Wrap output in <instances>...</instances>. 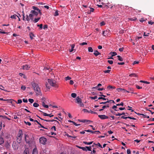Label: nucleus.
I'll return each mask as SVG.
<instances>
[{"label": "nucleus", "instance_id": "nucleus-1", "mask_svg": "<svg viewBox=\"0 0 154 154\" xmlns=\"http://www.w3.org/2000/svg\"><path fill=\"white\" fill-rule=\"evenodd\" d=\"M31 85L36 94L37 95L41 94L40 89L38 84L35 83L34 82H32L31 83Z\"/></svg>", "mask_w": 154, "mask_h": 154}, {"label": "nucleus", "instance_id": "nucleus-2", "mask_svg": "<svg viewBox=\"0 0 154 154\" xmlns=\"http://www.w3.org/2000/svg\"><path fill=\"white\" fill-rule=\"evenodd\" d=\"M48 83L50 84V85L55 88L58 87V86L56 83V82L55 81L53 80L52 79H48Z\"/></svg>", "mask_w": 154, "mask_h": 154}, {"label": "nucleus", "instance_id": "nucleus-3", "mask_svg": "<svg viewBox=\"0 0 154 154\" xmlns=\"http://www.w3.org/2000/svg\"><path fill=\"white\" fill-rule=\"evenodd\" d=\"M76 103L79 104L81 107H83L84 105L82 102V99L79 98V97H77L76 98Z\"/></svg>", "mask_w": 154, "mask_h": 154}, {"label": "nucleus", "instance_id": "nucleus-4", "mask_svg": "<svg viewBox=\"0 0 154 154\" xmlns=\"http://www.w3.org/2000/svg\"><path fill=\"white\" fill-rule=\"evenodd\" d=\"M47 141V139L44 137H41L39 139L40 143L42 144H45Z\"/></svg>", "mask_w": 154, "mask_h": 154}, {"label": "nucleus", "instance_id": "nucleus-5", "mask_svg": "<svg viewBox=\"0 0 154 154\" xmlns=\"http://www.w3.org/2000/svg\"><path fill=\"white\" fill-rule=\"evenodd\" d=\"M29 137L26 134L25 135V140L27 143L30 144L31 143V140H29Z\"/></svg>", "mask_w": 154, "mask_h": 154}, {"label": "nucleus", "instance_id": "nucleus-6", "mask_svg": "<svg viewBox=\"0 0 154 154\" xmlns=\"http://www.w3.org/2000/svg\"><path fill=\"white\" fill-rule=\"evenodd\" d=\"M98 117L102 119H107L109 118L108 116H107L105 115H99Z\"/></svg>", "mask_w": 154, "mask_h": 154}, {"label": "nucleus", "instance_id": "nucleus-7", "mask_svg": "<svg viewBox=\"0 0 154 154\" xmlns=\"http://www.w3.org/2000/svg\"><path fill=\"white\" fill-rule=\"evenodd\" d=\"M90 10H88L87 11V13L88 14H90L91 12H93L94 11V9L93 8H90L89 7Z\"/></svg>", "mask_w": 154, "mask_h": 154}, {"label": "nucleus", "instance_id": "nucleus-8", "mask_svg": "<svg viewBox=\"0 0 154 154\" xmlns=\"http://www.w3.org/2000/svg\"><path fill=\"white\" fill-rule=\"evenodd\" d=\"M23 133L22 131L21 130H19L18 132V134L17 137H21L22 138Z\"/></svg>", "mask_w": 154, "mask_h": 154}, {"label": "nucleus", "instance_id": "nucleus-9", "mask_svg": "<svg viewBox=\"0 0 154 154\" xmlns=\"http://www.w3.org/2000/svg\"><path fill=\"white\" fill-rule=\"evenodd\" d=\"M30 13H31L33 14V16L35 15V16H37L38 14V12L34 10H32L30 11Z\"/></svg>", "mask_w": 154, "mask_h": 154}, {"label": "nucleus", "instance_id": "nucleus-10", "mask_svg": "<svg viewBox=\"0 0 154 154\" xmlns=\"http://www.w3.org/2000/svg\"><path fill=\"white\" fill-rule=\"evenodd\" d=\"M116 90L118 91V92L123 91L124 93H125V89L121 88H117Z\"/></svg>", "mask_w": 154, "mask_h": 154}, {"label": "nucleus", "instance_id": "nucleus-11", "mask_svg": "<svg viewBox=\"0 0 154 154\" xmlns=\"http://www.w3.org/2000/svg\"><path fill=\"white\" fill-rule=\"evenodd\" d=\"M94 54L96 56H98L99 55H100V53H99L98 51H94Z\"/></svg>", "mask_w": 154, "mask_h": 154}, {"label": "nucleus", "instance_id": "nucleus-12", "mask_svg": "<svg viewBox=\"0 0 154 154\" xmlns=\"http://www.w3.org/2000/svg\"><path fill=\"white\" fill-rule=\"evenodd\" d=\"M41 17H38L37 18H35V19L33 20V22L34 23H36L40 19Z\"/></svg>", "mask_w": 154, "mask_h": 154}, {"label": "nucleus", "instance_id": "nucleus-13", "mask_svg": "<svg viewBox=\"0 0 154 154\" xmlns=\"http://www.w3.org/2000/svg\"><path fill=\"white\" fill-rule=\"evenodd\" d=\"M29 35L31 39H32L33 37H35V36L32 32H30L29 34Z\"/></svg>", "mask_w": 154, "mask_h": 154}, {"label": "nucleus", "instance_id": "nucleus-14", "mask_svg": "<svg viewBox=\"0 0 154 154\" xmlns=\"http://www.w3.org/2000/svg\"><path fill=\"white\" fill-rule=\"evenodd\" d=\"M33 14L31 13H30L29 15V18L30 19V20H31L32 21H33V20H34L33 18Z\"/></svg>", "mask_w": 154, "mask_h": 154}, {"label": "nucleus", "instance_id": "nucleus-15", "mask_svg": "<svg viewBox=\"0 0 154 154\" xmlns=\"http://www.w3.org/2000/svg\"><path fill=\"white\" fill-rule=\"evenodd\" d=\"M24 154H29V151L28 149H26L24 151Z\"/></svg>", "mask_w": 154, "mask_h": 154}, {"label": "nucleus", "instance_id": "nucleus-16", "mask_svg": "<svg viewBox=\"0 0 154 154\" xmlns=\"http://www.w3.org/2000/svg\"><path fill=\"white\" fill-rule=\"evenodd\" d=\"M4 142V141L3 138L2 137H0V145L3 144Z\"/></svg>", "mask_w": 154, "mask_h": 154}, {"label": "nucleus", "instance_id": "nucleus-17", "mask_svg": "<svg viewBox=\"0 0 154 154\" xmlns=\"http://www.w3.org/2000/svg\"><path fill=\"white\" fill-rule=\"evenodd\" d=\"M32 154H38L37 151L36 149H33Z\"/></svg>", "mask_w": 154, "mask_h": 154}, {"label": "nucleus", "instance_id": "nucleus-18", "mask_svg": "<svg viewBox=\"0 0 154 154\" xmlns=\"http://www.w3.org/2000/svg\"><path fill=\"white\" fill-rule=\"evenodd\" d=\"M117 57H118V60L120 61H122L123 60V59L122 57H121L120 56L118 55L117 56Z\"/></svg>", "mask_w": 154, "mask_h": 154}, {"label": "nucleus", "instance_id": "nucleus-19", "mask_svg": "<svg viewBox=\"0 0 154 154\" xmlns=\"http://www.w3.org/2000/svg\"><path fill=\"white\" fill-rule=\"evenodd\" d=\"M17 141L18 143H20L21 142V140L22 139V138H21V137H17Z\"/></svg>", "mask_w": 154, "mask_h": 154}, {"label": "nucleus", "instance_id": "nucleus-20", "mask_svg": "<svg viewBox=\"0 0 154 154\" xmlns=\"http://www.w3.org/2000/svg\"><path fill=\"white\" fill-rule=\"evenodd\" d=\"M107 88L109 89H114L116 88V87L114 86H112L111 85H109L107 86Z\"/></svg>", "mask_w": 154, "mask_h": 154}, {"label": "nucleus", "instance_id": "nucleus-21", "mask_svg": "<svg viewBox=\"0 0 154 154\" xmlns=\"http://www.w3.org/2000/svg\"><path fill=\"white\" fill-rule=\"evenodd\" d=\"M74 47L75 45L74 44H72V45H71V49H70L69 50V51L70 52H72L73 51V49L74 48Z\"/></svg>", "mask_w": 154, "mask_h": 154}, {"label": "nucleus", "instance_id": "nucleus-22", "mask_svg": "<svg viewBox=\"0 0 154 154\" xmlns=\"http://www.w3.org/2000/svg\"><path fill=\"white\" fill-rule=\"evenodd\" d=\"M16 17H19V16H17L16 14H14V15H12L11 16V18H14V19H16Z\"/></svg>", "mask_w": 154, "mask_h": 154}, {"label": "nucleus", "instance_id": "nucleus-23", "mask_svg": "<svg viewBox=\"0 0 154 154\" xmlns=\"http://www.w3.org/2000/svg\"><path fill=\"white\" fill-rule=\"evenodd\" d=\"M88 51L89 52H92L93 51V49L92 47H89L88 48Z\"/></svg>", "mask_w": 154, "mask_h": 154}, {"label": "nucleus", "instance_id": "nucleus-24", "mask_svg": "<svg viewBox=\"0 0 154 154\" xmlns=\"http://www.w3.org/2000/svg\"><path fill=\"white\" fill-rule=\"evenodd\" d=\"M110 53L112 54V57H113L114 56L117 55V53L115 52H111Z\"/></svg>", "mask_w": 154, "mask_h": 154}, {"label": "nucleus", "instance_id": "nucleus-25", "mask_svg": "<svg viewBox=\"0 0 154 154\" xmlns=\"http://www.w3.org/2000/svg\"><path fill=\"white\" fill-rule=\"evenodd\" d=\"M71 95L72 97L73 98H75L76 97L77 94L76 93H72L71 94Z\"/></svg>", "mask_w": 154, "mask_h": 154}, {"label": "nucleus", "instance_id": "nucleus-26", "mask_svg": "<svg viewBox=\"0 0 154 154\" xmlns=\"http://www.w3.org/2000/svg\"><path fill=\"white\" fill-rule=\"evenodd\" d=\"M129 20H131V21H135L137 19V18L135 17H134L133 18H130L129 19Z\"/></svg>", "mask_w": 154, "mask_h": 154}, {"label": "nucleus", "instance_id": "nucleus-27", "mask_svg": "<svg viewBox=\"0 0 154 154\" xmlns=\"http://www.w3.org/2000/svg\"><path fill=\"white\" fill-rule=\"evenodd\" d=\"M0 100L5 101H9V102L12 103V102L11 101V100H8V99L5 100V99H3V98H0Z\"/></svg>", "mask_w": 154, "mask_h": 154}, {"label": "nucleus", "instance_id": "nucleus-28", "mask_svg": "<svg viewBox=\"0 0 154 154\" xmlns=\"http://www.w3.org/2000/svg\"><path fill=\"white\" fill-rule=\"evenodd\" d=\"M32 8L34 10V11L36 10L37 11H38L39 10V9L37 7L35 6H32Z\"/></svg>", "mask_w": 154, "mask_h": 154}, {"label": "nucleus", "instance_id": "nucleus-29", "mask_svg": "<svg viewBox=\"0 0 154 154\" xmlns=\"http://www.w3.org/2000/svg\"><path fill=\"white\" fill-rule=\"evenodd\" d=\"M33 106L35 107H37L39 106V104L36 103H34L33 104Z\"/></svg>", "mask_w": 154, "mask_h": 154}, {"label": "nucleus", "instance_id": "nucleus-30", "mask_svg": "<svg viewBox=\"0 0 154 154\" xmlns=\"http://www.w3.org/2000/svg\"><path fill=\"white\" fill-rule=\"evenodd\" d=\"M93 142V141L91 142H86V141H84L83 142V143L85 144H87V145H90V144H92Z\"/></svg>", "mask_w": 154, "mask_h": 154}, {"label": "nucleus", "instance_id": "nucleus-31", "mask_svg": "<svg viewBox=\"0 0 154 154\" xmlns=\"http://www.w3.org/2000/svg\"><path fill=\"white\" fill-rule=\"evenodd\" d=\"M78 121H80V122H84V123H85V122H88V121H89L88 120H80L79 119L78 120Z\"/></svg>", "mask_w": 154, "mask_h": 154}, {"label": "nucleus", "instance_id": "nucleus-32", "mask_svg": "<svg viewBox=\"0 0 154 154\" xmlns=\"http://www.w3.org/2000/svg\"><path fill=\"white\" fill-rule=\"evenodd\" d=\"M110 71H111V70H109V69L103 71V72L105 73H109L110 72Z\"/></svg>", "mask_w": 154, "mask_h": 154}, {"label": "nucleus", "instance_id": "nucleus-33", "mask_svg": "<svg viewBox=\"0 0 154 154\" xmlns=\"http://www.w3.org/2000/svg\"><path fill=\"white\" fill-rule=\"evenodd\" d=\"M37 26L38 27H39L40 29H42L43 25L42 24H38Z\"/></svg>", "mask_w": 154, "mask_h": 154}, {"label": "nucleus", "instance_id": "nucleus-34", "mask_svg": "<svg viewBox=\"0 0 154 154\" xmlns=\"http://www.w3.org/2000/svg\"><path fill=\"white\" fill-rule=\"evenodd\" d=\"M58 11L57 10H56L55 12V14H54V16H57L58 15Z\"/></svg>", "mask_w": 154, "mask_h": 154}, {"label": "nucleus", "instance_id": "nucleus-35", "mask_svg": "<svg viewBox=\"0 0 154 154\" xmlns=\"http://www.w3.org/2000/svg\"><path fill=\"white\" fill-rule=\"evenodd\" d=\"M24 122L26 124V125H28L29 126H30L31 125V123L30 122H26V121H24Z\"/></svg>", "mask_w": 154, "mask_h": 154}, {"label": "nucleus", "instance_id": "nucleus-36", "mask_svg": "<svg viewBox=\"0 0 154 154\" xmlns=\"http://www.w3.org/2000/svg\"><path fill=\"white\" fill-rule=\"evenodd\" d=\"M139 63V62L138 61H135L133 62L132 64L133 65H134L135 64H138Z\"/></svg>", "mask_w": 154, "mask_h": 154}, {"label": "nucleus", "instance_id": "nucleus-37", "mask_svg": "<svg viewBox=\"0 0 154 154\" xmlns=\"http://www.w3.org/2000/svg\"><path fill=\"white\" fill-rule=\"evenodd\" d=\"M109 31V30H106V31H103V33H102V34L104 36H106V35L105 34H106V32H108Z\"/></svg>", "mask_w": 154, "mask_h": 154}, {"label": "nucleus", "instance_id": "nucleus-38", "mask_svg": "<svg viewBox=\"0 0 154 154\" xmlns=\"http://www.w3.org/2000/svg\"><path fill=\"white\" fill-rule=\"evenodd\" d=\"M22 67H30V66H28L26 64L22 66Z\"/></svg>", "mask_w": 154, "mask_h": 154}, {"label": "nucleus", "instance_id": "nucleus-39", "mask_svg": "<svg viewBox=\"0 0 154 154\" xmlns=\"http://www.w3.org/2000/svg\"><path fill=\"white\" fill-rule=\"evenodd\" d=\"M129 75L130 76H131V77L132 76H135V77L137 76L136 74L135 73L131 74H130Z\"/></svg>", "mask_w": 154, "mask_h": 154}, {"label": "nucleus", "instance_id": "nucleus-40", "mask_svg": "<svg viewBox=\"0 0 154 154\" xmlns=\"http://www.w3.org/2000/svg\"><path fill=\"white\" fill-rule=\"evenodd\" d=\"M97 96H95L94 97H90V98L93 100H95L97 98Z\"/></svg>", "mask_w": 154, "mask_h": 154}, {"label": "nucleus", "instance_id": "nucleus-41", "mask_svg": "<svg viewBox=\"0 0 154 154\" xmlns=\"http://www.w3.org/2000/svg\"><path fill=\"white\" fill-rule=\"evenodd\" d=\"M81 149H82L83 150L87 151V148H86V146L85 147H81Z\"/></svg>", "mask_w": 154, "mask_h": 154}, {"label": "nucleus", "instance_id": "nucleus-42", "mask_svg": "<svg viewBox=\"0 0 154 154\" xmlns=\"http://www.w3.org/2000/svg\"><path fill=\"white\" fill-rule=\"evenodd\" d=\"M86 148H87V150L89 151H91V146H86Z\"/></svg>", "mask_w": 154, "mask_h": 154}, {"label": "nucleus", "instance_id": "nucleus-43", "mask_svg": "<svg viewBox=\"0 0 154 154\" xmlns=\"http://www.w3.org/2000/svg\"><path fill=\"white\" fill-rule=\"evenodd\" d=\"M29 102H30L31 103H32L33 102L34 100L32 99H29Z\"/></svg>", "mask_w": 154, "mask_h": 154}, {"label": "nucleus", "instance_id": "nucleus-44", "mask_svg": "<svg viewBox=\"0 0 154 154\" xmlns=\"http://www.w3.org/2000/svg\"><path fill=\"white\" fill-rule=\"evenodd\" d=\"M105 24L104 22V21H102V22H101L100 23V25L101 26H103L104 25H105Z\"/></svg>", "mask_w": 154, "mask_h": 154}, {"label": "nucleus", "instance_id": "nucleus-45", "mask_svg": "<svg viewBox=\"0 0 154 154\" xmlns=\"http://www.w3.org/2000/svg\"><path fill=\"white\" fill-rule=\"evenodd\" d=\"M26 20L27 21H29L30 20V19L29 18V16H28L27 15H26Z\"/></svg>", "mask_w": 154, "mask_h": 154}, {"label": "nucleus", "instance_id": "nucleus-46", "mask_svg": "<svg viewBox=\"0 0 154 154\" xmlns=\"http://www.w3.org/2000/svg\"><path fill=\"white\" fill-rule=\"evenodd\" d=\"M98 100L102 99L104 100H106V98H105L104 97H100L98 98Z\"/></svg>", "mask_w": 154, "mask_h": 154}, {"label": "nucleus", "instance_id": "nucleus-47", "mask_svg": "<svg viewBox=\"0 0 154 154\" xmlns=\"http://www.w3.org/2000/svg\"><path fill=\"white\" fill-rule=\"evenodd\" d=\"M101 85H102L101 84L99 83V84H98V85H97V86H96L95 87H93L92 88V89H94V88H97L98 87L100 86H101Z\"/></svg>", "mask_w": 154, "mask_h": 154}, {"label": "nucleus", "instance_id": "nucleus-48", "mask_svg": "<svg viewBox=\"0 0 154 154\" xmlns=\"http://www.w3.org/2000/svg\"><path fill=\"white\" fill-rule=\"evenodd\" d=\"M87 43L83 42L79 44L80 45H87Z\"/></svg>", "mask_w": 154, "mask_h": 154}, {"label": "nucleus", "instance_id": "nucleus-49", "mask_svg": "<svg viewBox=\"0 0 154 154\" xmlns=\"http://www.w3.org/2000/svg\"><path fill=\"white\" fill-rule=\"evenodd\" d=\"M140 82L145 83L148 84H149V82H148L147 81H140Z\"/></svg>", "mask_w": 154, "mask_h": 154}, {"label": "nucleus", "instance_id": "nucleus-50", "mask_svg": "<svg viewBox=\"0 0 154 154\" xmlns=\"http://www.w3.org/2000/svg\"><path fill=\"white\" fill-rule=\"evenodd\" d=\"M43 116H49V115H51V114H48L47 113H45V112H43Z\"/></svg>", "mask_w": 154, "mask_h": 154}, {"label": "nucleus", "instance_id": "nucleus-51", "mask_svg": "<svg viewBox=\"0 0 154 154\" xmlns=\"http://www.w3.org/2000/svg\"><path fill=\"white\" fill-rule=\"evenodd\" d=\"M94 145H97L99 147H100L101 148H103V147H102V146L100 145V144L99 143H97V144H95V143H94Z\"/></svg>", "mask_w": 154, "mask_h": 154}, {"label": "nucleus", "instance_id": "nucleus-52", "mask_svg": "<svg viewBox=\"0 0 154 154\" xmlns=\"http://www.w3.org/2000/svg\"><path fill=\"white\" fill-rule=\"evenodd\" d=\"M26 88V87L24 85H22L21 87V89L23 90H24Z\"/></svg>", "mask_w": 154, "mask_h": 154}, {"label": "nucleus", "instance_id": "nucleus-53", "mask_svg": "<svg viewBox=\"0 0 154 154\" xmlns=\"http://www.w3.org/2000/svg\"><path fill=\"white\" fill-rule=\"evenodd\" d=\"M107 62L109 64H112L113 63V61L112 60H108Z\"/></svg>", "mask_w": 154, "mask_h": 154}, {"label": "nucleus", "instance_id": "nucleus-54", "mask_svg": "<svg viewBox=\"0 0 154 154\" xmlns=\"http://www.w3.org/2000/svg\"><path fill=\"white\" fill-rule=\"evenodd\" d=\"M48 26L47 25H44L43 26V29H47L48 28Z\"/></svg>", "mask_w": 154, "mask_h": 154}, {"label": "nucleus", "instance_id": "nucleus-55", "mask_svg": "<svg viewBox=\"0 0 154 154\" xmlns=\"http://www.w3.org/2000/svg\"><path fill=\"white\" fill-rule=\"evenodd\" d=\"M129 91H130V92L131 93H134L133 92V88H130L129 89Z\"/></svg>", "mask_w": 154, "mask_h": 154}, {"label": "nucleus", "instance_id": "nucleus-56", "mask_svg": "<svg viewBox=\"0 0 154 154\" xmlns=\"http://www.w3.org/2000/svg\"><path fill=\"white\" fill-rule=\"evenodd\" d=\"M124 105V103L123 102H121L120 104H116V106H123Z\"/></svg>", "mask_w": 154, "mask_h": 154}, {"label": "nucleus", "instance_id": "nucleus-57", "mask_svg": "<svg viewBox=\"0 0 154 154\" xmlns=\"http://www.w3.org/2000/svg\"><path fill=\"white\" fill-rule=\"evenodd\" d=\"M23 101L24 103H27L28 100L24 98L23 99Z\"/></svg>", "mask_w": 154, "mask_h": 154}, {"label": "nucleus", "instance_id": "nucleus-58", "mask_svg": "<svg viewBox=\"0 0 154 154\" xmlns=\"http://www.w3.org/2000/svg\"><path fill=\"white\" fill-rule=\"evenodd\" d=\"M127 154H131V150L130 149H128L127 150Z\"/></svg>", "mask_w": 154, "mask_h": 154}, {"label": "nucleus", "instance_id": "nucleus-59", "mask_svg": "<svg viewBox=\"0 0 154 154\" xmlns=\"http://www.w3.org/2000/svg\"><path fill=\"white\" fill-rule=\"evenodd\" d=\"M148 23L149 24H150L152 25L153 24H154V22H151V21H149Z\"/></svg>", "mask_w": 154, "mask_h": 154}, {"label": "nucleus", "instance_id": "nucleus-60", "mask_svg": "<svg viewBox=\"0 0 154 154\" xmlns=\"http://www.w3.org/2000/svg\"><path fill=\"white\" fill-rule=\"evenodd\" d=\"M17 103L20 104L22 102V100L21 99H19L17 101Z\"/></svg>", "mask_w": 154, "mask_h": 154}, {"label": "nucleus", "instance_id": "nucleus-61", "mask_svg": "<svg viewBox=\"0 0 154 154\" xmlns=\"http://www.w3.org/2000/svg\"><path fill=\"white\" fill-rule=\"evenodd\" d=\"M71 79V78L69 77V76H67V77H66V80H70Z\"/></svg>", "mask_w": 154, "mask_h": 154}, {"label": "nucleus", "instance_id": "nucleus-62", "mask_svg": "<svg viewBox=\"0 0 154 154\" xmlns=\"http://www.w3.org/2000/svg\"><path fill=\"white\" fill-rule=\"evenodd\" d=\"M124 49V48H120L119 49V51L121 52H122L123 51Z\"/></svg>", "mask_w": 154, "mask_h": 154}, {"label": "nucleus", "instance_id": "nucleus-63", "mask_svg": "<svg viewBox=\"0 0 154 154\" xmlns=\"http://www.w3.org/2000/svg\"><path fill=\"white\" fill-rule=\"evenodd\" d=\"M20 118L19 117H17L15 115H14V119H18Z\"/></svg>", "mask_w": 154, "mask_h": 154}, {"label": "nucleus", "instance_id": "nucleus-64", "mask_svg": "<svg viewBox=\"0 0 154 154\" xmlns=\"http://www.w3.org/2000/svg\"><path fill=\"white\" fill-rule=\"evenodd\" d=\"M73 83H74V82L72 80H71L70 81V82H69V83L71 84V85H72L73 84Z\"/></svg>", "mask_w": 154, "mask_h": 154}]
</instances>
